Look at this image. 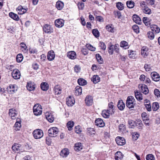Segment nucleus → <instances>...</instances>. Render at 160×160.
Masks as SVG:
<instances>
[{
    "label": "nucleus",
    "mask_w": 160,
    "mask_h": 160,
    "mask_svg": "<svg viewBox=\"0 0 160 160\" xmlns=\"http://www.w3.org/2000/svg\"><path fill=\"white\" fill-rule=\"evenodd\" d=\"M69 152L67 148H65L62 150L60 152V155L62 157H66L69 154Z\"/></svg>",
    "instance_id": "obj_22"
},
{
    "label": "nucleus",
    "mask_w": 160,
    "mask_h": 160,
    "mask_svg": "<svg viewBox=\"0 0 160 160\" xmlns=\"http://www.w3.org/2000/svg\"><path fill=\"white\" fill-rule=\"evenodd\" d=\"M132 28L134 31L136 33H138L139 32V28L137 25H133L132 27Z\"/></svg>",
    "instance_id": "obj_55"
},
{
    "label": "nucleus",
    "mask_w": 160,
    "mask_h": 160,
    "mask_svg": "<svg viewBox=\"0 0 160 160\" xmlns=\"http://www.w3.org/2000/svg\"><path fill=\"white\" fill-rule=\"evenodd\" d=\"M9 15L14 20L18 21L19 19L18 15L13 12H11L9 13Z\"/></svg>",
    "instance_id": "obj_27"
},
{
    "label": "nucleus",
    "mask_w": 160,
    "mask_h": 160,
    "mask_svg": "<svg viewBox=\"0 0 160 160\" xmlns=\"http://www.w3.org/2000/svg\"><path fill=\"white\" fill-rule=\"evenodd\" d=\"M99 46L101 47V48L103 50H105L106 48V45L105 43L103 42H101L99 44Z\"/></svg>",
    "instance_id": "obj_63"
},
{
    "label": "nucleus",
    "mask_w": 160,
    "mask_h": 160,
    "mask_svg": "<svg viewBox=\"0 0 160 160\" xmlns=\"http://www.w3.org/2000/svg\"><path fill=\"white\" fill-rule=\"evenodd\" d=\"M148 18L147 17H144L143 18V22L146 26H148V25L149 24V22H148Z\"/></svg>",
    "instance_id": "obj_62"
},
{
    "label": "nucleus",
    "mask_w": 160,
    "mask_h": 160,
    "mask_svg": "<svg viewBox=\"0 0 160 160\" xmlns=\"http://www.w3.org/2000/svg\"><path fill=\"white\" fill-rule=\"evenodd\" d=\"M85 102L87 105L90 106L92 105L93 102L92 97L90 95H88L85 98Z\"/></svg>",
    "instance_id": "obj_10"
},
{
    "label": "nucleus",
    "mask_w": 160,
    "mask_h": 160,
    "mask_svg": "<svg viewBox=\"0 0 160 160\" xmlns=\"http://www.w3.org/2000/svg\"><path fill=\"white\" fill-rule=\"evenodd\" d=\"M18 113V111L15 109L12 108L9 110V115L12 119H14L16 118V117L17 116Z\"/></svg>",
    "instance_id": "obj_9"
},
{
    "label": "nucleus",
    "mask_w": 160,
    "mask_h": 160,
    "mask_svg": "<svg viewBox=\"0 0 160 160\" xmlns=\"http://www.w3.org/2000/svg\"><path fill=\"white\" fill-rule=\"evenodd\" d=\"M46 116L47 120L49 122H52L53 121L54 119V117L52 115L49 114V113L47 114L46 113Z\"/></svg>",
    "instance_id": "obj_42"
},
{
    "label": "nucleus",
    "mask_w": 160,
    "mask_h": 160,
    "mask_svg": "<svg viewBox=\"0 0 160 160\" xmlns=\"http://www.w3.org/2000/svg\"><path fill=\"white\" fill-rule=\"evenodd\" d=\"M145 101H146V102L147 103L145 104L146 108L148 111H151V105L149 102V101L147 99H146Z\"/></svg>",
    "instance_id": "obj_44"
},
{
    "label": "nucleus",
    "mask_w": 160,
    "mask_h": 160,
    "mask_svg": "<svg viewBox=\"0 0 160 160\" xmlns=\"http://www.w3.org/2000/svg\"><path fill=\"white\" fill-rule=\"evenodd\" d=\"M76 53L74 51L69 52L67 53V56L71 59H74L76 58Z\"/></svg>",
    "instance_id": "obj_20"
},
{
    "label": "nucleus",
    "mask_w": 160,
    "mask_h": 160,
    "mask_svg": "<svg viewBox=\"0 0 160 160\" xmlns=\"http://www.w3.org/2000/svg\"><path fill=\"white\" fill-rule=\"evenodd\" d=\"M117 106L120 110H123L125 107V104L122 100H119L118 102Z\"/></svg>",
    "instance_id": "obj_25"
},
{
    "label": "nucleus",
    "mask_w": 160,
    "mask_h": 160,
    "mask_svg": "<svg viewBox=\"0 0 160 160\" xmlns=\"http://www.w3.org/2000/svg\"><path fill=\"white\" fill-rule=\"evenodd\" d=\"M147 36L150 40H152L154 37V34L153 32L149 31L147 33Z\"/></svg>",
    "instance_id": "obj_46"
},
{
    "label": "nucleus",
    "mask_w": 160,
    "mask_h": 160,
    "mask_svg": "<svg viewBox=\"0 0 160 160\" xmlns=\"http://www.w3.org/2000/svg\"><path fill=\"white\" fill-rule=\"evenodd\" d=\"M21 120L20 118H17V122L15 123L14 125V129L16 131H18L20 130L19 128L21 126Z\"/></svg>",
    "instance_id": "obj_15"
},
{
    "label": "nucleus",
    "mask_w": 160,
    "mask_h": 160,
    "mask_svg": "<svg viewBox=\"0 0 160 160\" xmlns=\"http://www.w3.org/2000/svg\"><path fill=\"white\" fill-rule=\"evenodd\" d=\"M21 145L18 143H14L12 146V149L14 152L18 151L21 149Z\"/></svg>",
    "instance_id": "obj_23"
},
{
    "label": "nucleus",
    "mask_w": 160,
    "mask_h": 160,
    "mask_svg": "<svg viewBox=\"0 0 160 160\" xmlns=\"http://www.w3.org/2000/svg\"><path fill=\"white\" fill-rule=\"evenodd\" d=\"M82 144L80 142H78L75 144L74 148L75 150L79 151L82 149Z\"/></svg>",
    "instance_id": "obj_38"
},
{
    "label": "nucleus",
    "mask_w": 160,
    "mask_h": 160,
    "mask_svg": "<svg viewBox=\"0 0 160 160\" xmlns=\"http://www.w3.org/2000/svg\"><path fill=\"white\" fill-rule=\"evenodd\" d=\"M64 20L61 19H57L55 21L56 26L58 28L62 27L64 25Z\"/></svg>",
    "instance_id": "obj_11"
},
{
    "label": "nucleus",
    "mask_w": 160,
    "mask_h": 160,
    "mask_svg": "<svg viewBox=\"0 0 160 160\" xmlns=\"http://www.w3.org/2000/svg\"><path fill=\"white\" fill-rule=\"evenodd\" d=\"M106 29L109 32H114V29L112 28L109 25H107L106 27Z\"/></svg>",
    "instance_id": "obj_60"
},
{
    "label": "nucleus",
    "mask_w": 160,
    "mask_h": 160,
    "mask_svg": "<svg viewBox=\"0 0 160 160\" xmlns=\"http://www.w3.org/2000/svg\"><path fill=\"white\" fill-rule=\"evenodd\" d=\"M64 6L63 3L60 1H58L56 3V7L59 10L62 9Z\"/></svg>",
    "instance_id": "obj_29"
},
{
    "label": "nucleus",
    "mask_w": 160,
    "mask_h": 160,
    "mask_svg": "<svg viewBox=\"0 0 160 160\" xmlns=\"http://www.w3.org/2000/svg\"><path fill=\"white\" fill-rule=\"evenodd\" d=\"M113 47L114 45H111L108 48V52L111 55H112L113 53V51L114 50Z\"/></svg>",
    "instance_id": "obj_61"
},
{
    "label": "nucleus",
    "mask_w": 160,
    "mask_h": 160,
    "mask_svg": "<svg viewBox=\"0 0 160 160\" xmlns=\"http://www.w3.org/2000/svg\"><path fill=\"white\" fill-rule=\"evenodd\" d=\"M78 84L81 86H84L87 83L86 81L83 78H79L78 79Z\"/></svg>",
    "instance_id": "obj_39"
},
{
    "label": "nucleus",
    "mask_w": 160,
    "mask_h": 160,
    "mask_svg": "<svg viewBox=\"0 0 160 160\" xmlns=\"http://www.w3.org/2000/svg\"><path fill=\"white\" fill-rule=\"evenodd\" d=\"M119 131L123 132L126 130V127L125 125L123 124H121L119 125Z\"/></svg>",
    "instance_id": "obj_53"
},
{
    "label": "nucleus",
    "mask_w": 160,
    "mask_h": 160,
    "mask_svg": "<svg viewBox=\"0 0 160 160\" xmlns=\"http://www.w3.org/2000/svg\"><path fill=\"white\" fill-rule=\"evenodd\" d=\"M148 48L145 46L143 47L141 49V55L142 56L145 57L147 56L148 54Z\"/></svg>",
    "instance_id": "obj_19"
},
{
    "label": "nucleus",
    "mask_w": 160,
    "mask_h": 160,
    "mask_svg": "<svg viewBox=\"0 0 160 160\" xmlns=\"http://www.w3.org/2000/svg\"><path fill=\"white\" fill-rule=\"evenodd\" d=\"M159 105L158 102H155L152 104V109L153 111H157L159 108Z\"/></svg>",
    "instance_id": "obj_49"
},
{
    "label": "nucleus",
    "mask_w": 160,
    "mask_h": 160,
    "mask_svg": "<svg viewBox=\"0 0 160 160\" xmlns=\"http://www.w3.org/2000/svg\"><path fill=\"white\" fill-rule=\"evenodd\" d=\"M75 102L74 98L71 96H69L67 99L66 103L69 106H72L74 105Z\"/></svg>",
    "instance_id": "obj_13"
},
{
    "label": "nucleus",
    "mask_w": 160,
    "mask_h": 160,
    "mask_svg": "<svg viewBox=\"0 0 160 160\" xmlns=\"http://www.w3.org/2000/svg\"><path fill=\"white\" fill-rule=\"evenodd\" d=\"M128 124L130 125V128H134L135 124L136 126H139V127H142L143 125L141 121L139 120L136 122H133L132 120H129L128 121Z\"/></svg>",
    "instance_id": "obj_5"
},
{
    "label": "nucleus",
    "mask_w": 160,
    "mask_h": 160,
    "mask_svg": "<svg viewBox=\"0 0 160 160\" xmlns=\"http://www.w3.org/2000/svg\"><path fill=\"white\" fill-rule=\"evenodd\" d=\"M135 95L136 98L139 101H141L142 99V95L140 92L138 91L135 92Z\"/></svg>",
    "instance_id": "obj_34"
},
{
    "label": "nucleus",
    "mask_w": 160,
    "mask_h": 160,
    "mask_svg": "<svg viewBox=\"0 0 160 160\" xmlns=\"http://www.w3.org/2000/svg\"><path fill=\"white\" fill-rule=\"evenodd\" d=\"M116 17H117L118 18H120L121 17V12L118 11H115L114 12Z\"/></svg>",
    "instance_id": "obj_59"
},
{
    "label": "nucleus",
    "mask_w": 160,
    "mask_h": 160,
    "mask_svg": "<svg viewBox=\"0 0 160 160\" xmlns=\"http://www.w3.org/2000/svg\"><path fill=\"white\" fill-rule=\"evenodd\" d=\"M20 45L21 48V50L24 53L26 52L28 49L26 45L24 42H22L20 43Z\"/></svg>",
    "instance_id": "obj_36"
},
{
    "label": "nucleus",
    "mask_w": 160,
    "mask_h": 160,
    "mask_svg": "<svg viewBox=\"0 0 160 160\" xmlns=\"http://www.w3.org/2000/svg\"><path fill=\"white\" fill-rule=\"evenodd\" d=\"M78 6L79 9L82 10L84 7V3L82 2H79L78 3Z\"/></svg>",
    "instance_id": "obj_64"
},
{
    "label": "nucleus",
    "mask_w": 160,
    "mask_h": 160,
    "mask_svg": "<svg viewBox=\"0 0 160 160\" xmlns=\"http://www.w3.org/2000/svg\"><path fill=\"white\" fill-rule=\"evenodd\" d=\"M75 130L76 132L78 134L82 132L81 128L79 126H76L75 127Z\"/></svg>",
    "instance_id": "obj_57"
},
{
    "label": "nucleus",
    "mask_w": 160,
    "mask_h": 160,
    "mask_svg": "<svg viewBox=\"0 0 160 160\" xmlns=\"http://www.w3.org/2000/svg\"><path fill=\"white\" fill-rule=\"evenodd\" d=\"M74 123V122L72 121H70L67 123V126L69 130L70 131L72 130Z\"/></svg>",
    "instance_id": "obj_40"
},
{
    "label": "nucleus",
    "mask_w": 160,
    "mask_h": 160,
    "mask_svg": "<svg viewBox=\"0 0 160 160\" xmlns=\"http://www.w3.org/2000/svg\"><path fill=\"white\" fill-rule=\"evenodd\" d=\"M74 71L77 73L79 72L81 70V67L79 65H76L74 67Z\"/></svg>",
    "instance_id": "obj_58"
},
{
    "label": "nucleus",
    "mask_w": 160,
    "mask_h": 160,
    "mask_svg": "<svg viewBox=\"0 0 160 160\" xmlns=\"http://www.w3.org/2000/svg\"><path fill=\"white\" fill-rule=\"evenodd\" d=\"M23 59V57L22 54H19L16 57V60L18 62H22Z\"/></svg>",
    "instance_id": "obj_48"
},
{
    "label": "nucleus",
    "mask_w": 160,
    "mask_h": 160,
    "mask_svg": "<svg viewBox=\"0 0 160 160\" xmlns=\"http://www.w3.org/2000/svg\"><path fill=\"white\" fill-rule=\"evenodd\" d=\"M143 11L144 13L148 14H150L152 13L151 10L148 7L143 9Z\"/></svg>",
    "instance_id": "obj_47"
},
{
    "label": "nucleus",
    "mask_w": 160,
    "mask_h": 160,
    "mask_svg": "<svg viewBox=\"0 0 160 160\" xmlns=\"http://www.w3.org/2000/svg\"><path fill=\"white\" fill-rule=\"evenodd\" d=\"M55 54L54 52L52 50L49 51L47 55V58L49 61L53 60L55 58Z\"/></svg>",
    "instance_id": "obj_14"
},
{
    "label": "nucleus",
    "mask_w": 160,
    "mask_h": 160,
    "mask_svg": "<svg viewBox=\"0 0 160 160\" xmlns=\"http://www.w3.org/2000/svg\"><path fill=\"white\" fill-rule=\"evenodd\" d=\"M12 75L13 78L18 79L20 78L21 73L19 70L18 69H15L13 70L12 73Z\"/></svg>",
    "instance_id": "obj_8"
},
{
    "label": "nucleus",
    "mask_w": 160,
    "mask_h": 160,
    "mask_svg": "<svg viewBox=\"0 0 160 160\" xmlns=\"http://www.w3.org/2000/svg\"><path fill=\"white\" fill-rule=\"evenodd\" d=\"M123 158V155L120 152H117L115 154V158L116 160H121Z\"/></svg>",
    "instance_id": "obj_26"
},
{
    "label": "nucleus",
    "mask_w": 160,
    "mask_h": 160,
    "mask_svg": "<svg viewBox=\"0 0 160 160\" xmlns=\"http://www.w3.org/2000/svg\"><path fill=\"white\" fill-rule=\"evenodd\" d=\"M95 123L96 125L100 127H103L105 125L102 119L99 118L96 119Z\"/></svg>",
    "instance_id": "obj_16"
},
{
    "label": "nucleus",
    "mask_w": 160,
    "mask_h": 160,
    "mask_svg": "<svg viewBox=\"0 0 160 160\" xmlns=\"http://www.w3.org/2000/svg\"><path fill=\"white\" fill-rule=\"evenodd\" d=\"M152 78L155 81H158L159 80L160 77L158 74L156 72H153L151 74Z\"/></svg>",
    "instance_id": "obj_24"
},
{
    "label": "nucleus",
    "mask_w": 160,
    "mask_h": 160,
    "mask_svg": "<svg viewBox=\"0 0 160 160\" xmlns=\"http://www.w3.org/2000/svg\"><path fill=\"white\" fill-rule=\"evenodd\" d=\"M15 85H10L9 86L8 90L10 92H15L17 91V88Z\"/></svg>",
    "instance_id": "obj_35"
},
{
    "label": "nucleus",
    "mask_w": 160,
    "mask_h": 160,
    "mask_svg": "<svg viewBox=\"0 0 160 160\" xmlns=\"http://www.w3.org/2000/svg\"><path fill=\"white\" fill-rule=\"evenodd\" d=\"M133 20L136 23L139 24L141 23V20L138 16L136 15L133 16Z\"/></svg>",
    "instance_id": "obj_31"
},
{
    "label": "nucleus",
    "mask_w": 160,
    "mask_h": 160,
    "mask_svg": "<svg viewBox=\"0 0 160 160\" xmlns=\"http://www.w3.org/2000/svg\"><path fill=\"white\" fill-rule=\"evenodd\" d=\"M92 81L94 83H97L100 81V78L98 75H94L92 78Z\"/></svg>",
    "instance_id": "obj_37"
},
{
    "label": "nucleus",
    "mask_w": 160,
    "mask_h": 160,
    "mask_svg": "<svg viewBox=\"0 0 160 160\" xmlns=\"http://www.w3.org/2000/svg\"><path fill=\"white\" fill-rule=\"evenodd\" d=\"M43 29L45 33L48 34H50L53 32V28L51 25L48 24H46L44 26Z\"/></svg>",
    "instance_id": "obj_6"
},
{
    "label": "nucleus",
    "mask_w": 160,
    "mask_h": 160,
    "mask_svg": "<svg viewBox=\"0 0 160 160\" xmlns=\"http://www.w3.org/2000/svg\"><path fill=\"white\" fill-rule=\"evenodd\" d=\"M127 7L130 8H132L134 6V3L132 1H128L126 3Z\"/></svg>",
    "instance_id": "obj_43"
},
{
    "label": "nucleus",
    "mask_w": 160,
    "mask_h": 160,
    "mask_svg": "<svg viewBox=\"0 0 160 160\" xmlns=\"http://www.w3.org/2000/svg\"><path fill=\"white\" fill-rule=\"evenodd\" d=\"M138 87L141 92L143 94L146 95L148 93V89L147 86L144 84H140Z\"/></svg>",
    "instance_id": "obj_7"
},
{
    "label": "nucleus",
    "mask_w": 160,
    "mask_h": 160,
    "mask_svg": "<svg viewBox=\"0 0 160 160\" xmlns=\"http://www.w3.org/2000/svg\"><path fill=\"white\" fill-rule=\"evenodd\" d=\"M102 115L103 117L105 118H109L110 114L106 110H103L102 112Z\"/></svg>",
    "instance_id": "obj_51"
},
{
    "label": "nucleus",
    "mask_w": 160,
    "mask_h": 160,
    "mask_svg": "<svg viewBox=\"0 0 160 160\" xmlns=\"http://www.w3.org/2000/svg\"><path fill=\"white\" fill-rule=\"evenodd\" d=\"M117 143L119 145H122L125 143V140L123 138L118 137L116 138Z\"/></svg>",
    "instance_id": "obj_12"
},
{
    "label": "nucleus",
    "mask_w": 160,
    "mask_h": 160,
    "mask_svg": "<svg viewBox=\"0 0 160 160\" xmlns=\"http://www.w3.org/2000/svg\"><path fill=\"white\" fill-rule=\"evenodd\" d=\"M152 31L155 33H158L160 32V29L156 25H152L151 26Z\"/></svg>",
    "instance_id": "obj_18"
},
{
    "label": "nucleus",
    "mask_w": 160,
    "mask_h": 160,
    "mask_svg": "<svg viewBox=\"0 0 160 160\" xmlns=\"http://www.w3.org/2000/svg\"><path fill=\"white\" fill-rule=\"evenodd\" d=\"M128 44L127 42L125 41H122L120 43V46L122 47L127 49L128 48Z\"/></svg>",
    "instance_id": "obj_45"
},
{
    "label": "nucleus",
    "mask_w": 160,
    "mask_h": 160,
    "mask_svg": "<svg viewBox=\"0 0 160 160\" xmlns=\"http://www.w3.org/2000/svg\"><path fill=\"white\" fill-rule=\"evenodd\" d=\"M58 129L56 127L50 128L48 131V135L51 137H54L57 136L58 133Z\"/></svg>",
    "instance_id": "obj_4"
},
{
    "label": "nucleus",
    "mask_w": 160,
    "mask_h": 160,
    "mask_svg": "<svg viewBox=\"0 0 160 160\" xmlns=\"http://www.w3.org/2000/svg\"><path fill=\"white\" fill-rule=\"evenodd\" d=\"M116 6L117 8L119 10H122L124 9V5L121 2H118L117 3Z\"/></svg>",
    "instance_id": "obj_50"
},
{
    "label": "nucleus",
    "mask_w": 160,
    "mask_h": 160,
    "mask_svg": "<svg viewBox=\"0 0 160 160\" xmlns=\"http://www.w3.org/2000/svg\"><path fill=\"white\" fill-rule=\"evenodd\" d=\"M87 133L89 135H92L95 134V132L93 128H88Z\"/></svg>",
    "instance_id": "obj_41"
},
{
    "label": "nucleus",
    "mask_w": 160,
    "mask_h": 160,
    "mask_svg": "<svg viewBox=\"0 0 160 160\" xmlns=\"http://www.w3.org/2000/svg\"><path fill=\"white\" fill-rule=\"evenodd\" d=\"M146 159L147 160H154V157L153 155L149 154L146 156Z\"/></svg>",
    "instance_id": "obj_56"
},
{
    "label": "nucleus",
    "mask_w": 160,
    "mask_h": 160,
    "mask_svg": "<svg viewBox=\"0 0 160 160\" xmlns=\"http://www.w3.org/2000/svg\"><path fill=\"white\" fill-rule=\"evenodd\" d=\"M18 13L19 14H22L25 13L27 11L28 9L23 8L22 6H19L16 9Z\"/></svg>",
    "instance_id": "obj_17"
},
{
    "label": "nucleus",
    "mask_w": 160,
    "mask_h": 160,
    "mask_svg": "<svg viewBox=\"0 0 160 160\" xmlns=\"http://www.w3.org/2000/svg\"><path fill=\"white\" fill-rule=\"evenodd\" d=\"M32 134L35 139H38L41 138L43 136V132L42 130L38 129L34 130Z\"/></svg>",
    "instance_id": "obj_3"
},
{
    "label": "nucleus",
    "mask_w": 160,
    "mask_h": 160,
    "mask_svg": "<svg viewBox=\"0 0 160 160\" xmlns=\"http://www.w3.org/2000/svg\"><path fill=\"white\" fill-rule=\"evenodd\" d=\"M41 105L39 104L35 105L33 107V112L35 115L38 116L41 114L42 110Z\"/></svg>",
    "instance_id": "obj_2"
},
{
    "label": "nucleus",
    "mask_w": 160,
    "mask_h": 160,
    "mask_svg": "<svg viewBox=\"0 0 160 160\" xmlns=\"http://www.w3.org/2000/svg\"><path fill=\"white\" fill-rule=\"evenodd\" d=\"M27 88L29 91H33L35 88V85L32 84L31 82H28L27 83Z\"/></svg>",
    "instance_id": "obj_32"
},
{
    "label": "nucleus",
    "mask_w": 160,
    "mask_h": 160,
    "mask_svg": "<svg viewBox=\"0 0 160 160\" xmlns=\"http://www.w3.org/2000/svg\"><path fill=\"white\" fill-rule=\"evenodd\" d=\"M92 33L94 36L96 38H98L99 36V32L97 29H93L92 30Z\"/></svg>",
    "instance_id": "obj_52"
},
{
    "label": "nucleus",
    "mask_w": 160,
    "mask_h": 160,
    "mask_svg": "<svg viewBox=\"0 0 160 160\" xmlns=\"http://www.w3.org/2000/svg\"><path fill=\"white\" fill-rule=\"evenodd\" d=\"M128 56L129 57L132 59H134L136 58V53L135 52L132 50H129L128 51Z\"/></svg>",
    "instance_id": "obj_33"
},
{
    "label": "nucleus",
    "mask_w": 160,
    "mask_h": 160,
    "mask_svg": "<svg viewBox=\"0 0 160 160\" xmlns=\"http://www.w3.org/2000/svg\"><path fill=\"white\" fill-rule=\"evenodd\" d=\"M136 104L135 100L131 96L128 97L126 101V106L129 108H133Z\"/></svg>",
    "instance_id": "obj_1"
},
{
    "label": "nucleus",
    "mask_w": 160,
    "mask_h": 160,
    "mask_svg": "<svg viewBox=\"0 0 160 160\" xmlns=\"http://www.w3.org/2000/svg\"><path fill=\"white\" fill-rule=\"evenodd\" d=\"M96 57L98 61L100 63H102L103 62L102 59L99 54H97L96 55Z\"/></svg>",
    "instance_id": "obj_54"
},
{
    "label": "nucleus",
    "mask_w": 160,
    "mask_h": 160,
    "mask_svg": "<svg viewBox=\"0 0 160 160\" xmlns=\"http://www.w3.org/2000/svg\"><path fill=\"white\" fill-rule=\"evenodd\" d=\"M48 87L49 85L47 82H43L41 83V88L42 90L46 91L48 89Z\"/></svg>",
    "instance_id": "obj_30"
},
{
    "label": "nucleus",
    "mask_w": 160,
    "mask_h": 160,
    "mask_svg": "<svg viewBox=\"0 0 160 160\" xmlns=\"http://www.w3.org/2000/svg\"><path fill=\"white\" fill-rule=\"evenodd\" d=\"M54 91L55 94H60L62 92V88L60 86L57 85L55 87Z\"/></svg>",
    "instance_id": "obj_21"
},
{
    "label": "nucleus",
    "mask_w": 160,
    "mask_h": 160,
    "mask_svg": "<svg viewBox=\"0 0 160 160\" xmlns=\"http://www.w3.org/2000/svg\"><path fill=\"white\" fill-rule=\"evenodd\" d=\"M75 94L78 96L81 94L82 93V88L79 86H77L75 88Z\"/></svg>",
    "instance_id": "obj_28"
}]
</instances>
